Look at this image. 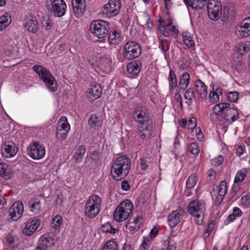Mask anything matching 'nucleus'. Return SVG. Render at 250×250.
Returning a JSON list of instances; mask_svg holds the SVG:
<instances>
[{
	"instance_id": "a878e982",
	"label": "nucleus",
	"mask_w": 250,
	"mask_h": 250,
	"mask_svg": "<svg viewBox=\"0 0 250 250\" xmlns=\"http://www.w3.org/2000/svg\"><path fill=\"white\" fill-rule=\"evenodd\" d=\"M189 78L190 76L188 72L183 73L179 82V85L181 89L185 90L188 87L189 83Z\"/></svg>"
},
{
	"instance_id": "ddd939ff",
	"label": "nucleus",
	"mask_w": 250,
	"mask_h": 250,
	"mask_svg": "<svg viewBox=\"0 0 250 250\" xmlns=\"http://www.w3.org/2000/svg\"><path fill=\"white\" fill-rule=\"evenodd\" d=\"M205 210V203H201L198 200L191 201L188 206V211L192 216L199 218L200 215H204Z\"/></svg>"
},
{
	"instance_id": "f257e3e1",
	"label": "nucleus",
	"mask_w": 250,
	"mask_h": 250,
	"mask_svg": "<svg viewBox=\"0 0 250 250\" xmlns=\"http://www.w3.org/2000/svg\"><path fill=\"white\" fill-rule=\"evenodd\" d=\"M133 118L138 124V133L142 139L149 138L153 132V122L149 110L145 107L136 108L133 112Z\"/></svg>"
},
{
	"instance_id": "f3484780",
	"label": "nucleus",
	"mask_w": 250,
	"mask_h": 250,
	"mask_svg": "<svg viewBox=\"0 0 250 250\" xmlns=\"http://www.w3.org/2000/svg\"><path fill=\"white\" fill-rule=\"evenodd\" d=\"M25 28L32 33H36L39 29V24L35 15H31L25 19Z\"/></svg>"
},
{
	"instance_id": "39448f33",
	"label": "nucleus",
	"mask_w": 250,
	"mask_h": 250,
	"mask_svg": "<svg viewBox=\"0 0 250 250\" xmlns=\"http://www.w3.org/2000/svg\"><path fill=\"white\" fill-rule=\"evenodd\" d=\"M101 204L102 200L98 195L90 196L85 205V215L90 219L96 217L100 211Z\"/></svg>"
},
{
	"instance_id": "79ce46f5",
	"label": "nucleus",
	"mask_w": 250,
	"mask_h": 250,
	"mask_svg": "<svg viewBox=\"0 0 250 250\" xmlns=\"http://www.w3.org/2000/svg\"><path fill=\"white\" fill-rule=\"evenodd\" d=\"M69 130L57 127L56 137L58 139L64 140Z\"/></svg>"
},
{
	"instance_id": "72a5a7b5",
	"label": "nucleus",
	"mask_w": 250,
	"mask_h": 250,
	"mask_svg": "<svg viewBox=\"0 0 250 250\" xmlns=\"http://www.w3.org/2000/svg\"><path fill=\"white\" fill-rule=\"evenodd\" d=\"M195 97V93L191 88H189L186 90L184 95V98L188 101H186V103L188 105H190L192 103L193 98Z\"/></svg>"
},
{
	"instance_id": "bf43d9fd",
	"label": "nucleus",
	"mask_w": 250,
	"mask_h": 250,
	"mask_svg": "<svg viewBox=\"0 0 250 250\" xmlns=\"http://www.w3.org/2000/svg\"><path fill=\"white\" fill-rule=\"evenodd\" d=\"M145 19L146 20V27L149 30H151L153 28V24L150 18L148 15H145Z\"/></svg>"
},
{
	"instance_id": "338daca9",
	"label": "nucleus",
	"mask_w": 250,
	"mask_h": 250,
	"mask_svg": "<svg viewBox=\"0 0 250 250\" xmlns=\"http://www.w3.org/2000/svg\"><path fill=\"white\" fill-rule=\"evenodd\" d=\"M121 188L123 190L127 191L130 189V187L127 181L124 180L122 182Z\"/></svg>"
},
{
	"instance_id": "37998d69",
	"label": "nucleus",
	"mask_w": 250,
	"mask_h": 250,
	"mask_svg": "<svg viewBox=\"0 0 250 250\" xmlns=\"http://www.w3.org/2000/svg\"><path fill=\"white\" fill-rule=\"evenodd\" d=\"M188 149L190 153L195 156H197L200 151L197 144L194 142L191 143L189 145Z\"/></svg>"
},
{
	"instance_id": "680f3d73",
	"label": "nucleus",
	"mask_w": 250,
	"mask_h": 250,
	"mask_svg": "<svg viewBox=\"0 0 250 250\" xmlns=\"http://www.w3.org/2000/svg\"><path fill=\"white\" fill-rule=\"evenodd\" d=\"M150 245L151 242H150L149 240L144 238L141 246L144 249V250H147L149 249Z\"/></svg>"
},
{
	"instance_id": "69168bd1",
	"label": "nucleus",
	"mask_w": 250,
	"mask_h": 250,
	"mask_svg": "<svg viewBox=\"0 0 250 250\" xmlns=\"http://www.w3.org/2000/svg\"><path fill=\"white\" fill-rule=\"evenodd\" d=\"M159 227H154L151 230L150 232V237L151 238L155 237L158 233Z\"/></svg>"
},
{
	"instance_id": "412c9836",
	"label": "nucleus",
	"mask_w": 250,
	"mask_h": 250,
	"mask_svg": "<svg viewBox=\"0 0 250 250\" xmlns=\"http://www.w3.org/2000/svg\"><path fill=\"white\" fill-rule=\"evenodd\" d=\"M195 90L197 94L202 98H205L207 96V87L200 80L195 82Z\"/></svg>"
},
{
	"instance_id": "8fccbe9b",
	"label": "nucleus",
	"mask_w": 250,
	"mask_h": 250,
	"mask_svg": "<svg viewBox=\"0 0 250 250\" xmlns=\"http://www.w3.org/2000/svg\"><path fill=\"white\" fill-rule=\"evenodd\" d=\"M209 97L210 98V100L214 103L218 102L219 100V96L218 94V92L214 91V86L213 87V91L210 92Z\"/></svg>"
},
{
	"instance_id": "4be33fe9",
	"label": "nucleus",
	"mask_w": 250,
	"mask_h": 250,
	"mask_svg": "<svg viewBox=\"0 0 250 250\" xmlns=\"http://www.w3.org/2000/svg\"><path fill=\"white\" fill-rule=\"evenodd\" d=\"M208 0H184L186 5L192 9H201L207 3Z\"/></svg>"
},
{
	"instance_id": "393cba45",
	"label": "nucleus",
	"mask_w": 250,
	"mask_h": 250,
	"mask_svg": "<svg viewBox=\"0 0 250 250\" xmlns=\"http://www.w3.org/2000/svg\"><path fill=\"white\" fill-rule=\"evenodd\" d=\"M108 40L110 44L117 45L122 42L123 38L119 33L117 31H114L112 33L109 32Z\"/></svg>"
},
{
	"instance_id": "6ab92c4d",
	"label": "nucleus",
	"mask_w": 250,
	"mask_h": 250,
	"mask_svg": "<svg viewBox=\"0 0 250 250\" xmlns=\"http://www.w3.org/2000/svg\"><path fill=\"white\" fill-rule=\"evenodd\" d=\"M102 93V89L100 85H92L87 94L91 101H94L100 98Z\"/></svg>"
},
{
	"instance_id": "2eb2a0df",
	"label": "nucleus",
	"mask_w": 250,
	"mask_h": 250,
	"mask_svg": "<svg viewBox=\"0 0 250 250\" xmlns=\"http://www.w3.org/2000/svg\"><path fill=\"white\" fill-rule=\"evenodd\" d=\"M23 212V205L21 202L14 203L9 210V215L13 221L20 218Z\"/></svg>"
},
{
	"instance_id": "052dcab7",
	"label": "nucleus",
	"mask_w": 250,
	"mask_h": 250,
	"mask_svg": "<svg viewBox=\"0 0 250 250\" xmlns=\"http://www.w3.org/2000/svg\"><path fill=\"white\" fill-rule=\"evenodd\" d=\"M241 202L244 206H248L250 204V194H247L241 198Z\"/></svg>"
},
{
	"instance_id": "5fc2aeb1",
	"label": "nucleus",
	"mask_w": 250,
	"mask_h": 250,
	"mask_svg": "<svg viewBox=\"0 0 250 250\" xmlns=\"http://www.w3.org/2000/svg\"><path fill=\"white\" fill-rule=\"evenodd\" d=\"M148 159L146 157L140 159V168L142 170H145L148 167Z\"/></svg>"
},
{
	"instance_id": "a211bd4d",
	"label": "nucleus",
	"mask_w": 250,
	"mask_h": 250,
	"mask_svg": "<svg viewBox=\"0 0 250 250\" xmlns=\"http://www.w3.org/2000/svg\"><path fill=\"white\" fill-rule=\"evenodd\" d=\"M40 225V220L38 218L29 220L23 229V233L27 236H31L37 229Z\"/></svg>"
},
{
	"instance_id": "9d476101",
	"label": "nucleus",
	"mask_w": 250,
	"mask_h": 250,
	"mask_svg": "<svg viewBox=\"0 0 250 250\" xmlns=\"http://www.w3.org/2000/svg\"><path fill=\"white\" fill-rule=\"evenodd\" d=\"M121 6V0H109L104 6L102 14L108 18L115 16L119 13Z\"/></svg>"
},
{
	"instance_id": "774afa93",
	"label": "nucleus",
	"mask_w": 250,
	"mask_h": 250,
	"mask_svg": "<svg viewBox=\"0 0 250 250\" xmlns=\"http://www.w3.org/2000/svg\"><path fill=\"white\" fill-rule=\"evenodd\" d=\"M234 216L236 217H240L242 215V211L238 207H234L233 209V213Z\"/></svg>"
},
{
	"instance_id": "dca6fc26",
	"label": "nucleus",
	"mask_w": 250,
	"mask_h": 250,
	"mask_svg": "<svg viewBox=\"0 0 250 250\" xmlns=\"http://www.w3.org/2000/svg\"><path fill=\"white\" fill-rule=\"evenodd\" d=\"M185 211L180 209L174 210L167 216V221L171 228L175 227L182 219Z\"/></svg>"
},
{
	"instance_id": "b1692460",
	"label": "nucleus",
	"mask_w": 250,
	"mask_h": 250,
	"mask_svg": "<svg viewBox=\"0 0 250 250\" xmlns=\"http://www.w3.org/2000/svg\"><path fill=\"white\" fill-rule=\"evenodd\" d=\"M17 148L14 143L5 144L2 148V154H6V157L14 156L17 153Z\"/></svg>"
},
{
	"instance_id": "c9c22d12",
	"label": "nucleus",
	"mask_w": 250,
	"mask_h": 250,
	"mask_svg": "<svg viewBox=\"0 0 250 250\" xmlns=\"http://www.w3.org/2000/svg\"><path fill=\"white\" fill-rule=\"evenodd\" d=\"M100 229L104 233H110L111 234H115L117 231L115 228H113L109 223H106L103 225Z\"/></svg>"
},
{
	"instance_id": "cd10ccee",
	"label": "nucleus",
	"mask_w": 250,
	"mask_h": 250,
	"mask_svg": "<svg viewBox=\"0 0 250 250\" xmlns=\"http://www.w3.org/2000/svg\"><path fill=\"white\" fill-rule=\"evenodd\" d=\"M10 16L8 13L0 17V31H2L7 27L11 22Z\"/></svg>"
},
{
	"instance_id": "0e129e2a",
	"label": "nucleus",
	"mask_w": 250,
	"mask_h": 250,
	"mask_svg": "<svg viewBox=\"0 0 250 250\" xmlns=\"http://www.w3.org/2000/svg\"><path fill=\"white\" fill-rule=\"evenodd\" d=\"M214 225V221H211L208 226V229L204 231V233L208 234L206 236L208 237L210 232L213 230Z\"/></svg>"
},
{
	"instance_id": "3c124183",
	"label": "nucleus",
	"mask_w": 250,
	"mask_h": 250,
	"mask_svg": "<svg viewBox=\"0 0 250 250\" xmlns=\"http://www.w3.org/2000/svg\"><path fill=\"white\" fill-rule=\"evenodd\" d=\"M12 175L13 173L11 172L10 169L8 167L6 168L2 173H0V176L5 179H9L11 178Z\"/></svg>"
},
{
	"instance_id": "49530a36",
	"label": "nucleus",
	"mask_w": 250,
	"mask_h": 250,
	"mask_svg": "<svg viewBox=\"0 0 250 250\" xmlns=\"http://www.w3.org/2000/svg\"><path fill=\"white\" fill-rule=\"evenodd\" d=\"M126 228L133 234L139 229V225L135 222H128L126 225Z\"/></svg>"
},
{
	"instance_id": "423d86ee",
	"label": "nucleus",
	"mask_w": 250,
	"mask_h": 250,
	"mask_svg": "<svg viewBox=\"0 0 250 250\" xmlns=\"http://www.w3.org/2000/svg\"><path fill=\"white\" fill-rule=\"evenodd\" d=\"M133 209V205L132 202L128 199L125 200L116 208L113 217L116 221L123 222L129 217Z\"/></svg>"
},
{
	"instance_id": "aec40b11",
	"label": "nucleus",
	"mask_w": 250,
	"mask_h": 250,
	"mask_svg": "<svg viewBox=\"0 0 250 250\" xmlns=\"http://www.w3.org/2000/svg\"><path fill=\"white\" fill-rule=\"evenodd\" d=\"M141 62L139 61H132L127 65V71L131 74L137 75L141 71Z\"/></svg>"
},
{
	"instance_id": "0eeeda50",
	"label": "nucleus",
	"mask_w": 250,
	"mask_h": 250,
	"mask_svg": "<svg viewBox=\"0 0 250 250\" xmlns=\"http://www.w3.org/2000/svg\"><path fill=\"white\" fill-rule=\"evenodd\" d=\"M45 6L52 15L59 18L64 15L67 7L64 0H46Z\"/></svg>"
},
{
	"instance_id": "58836bf2",
	"label": "nucleus",
	"mask_w": 250,
	"mask_h": 250,
	"mask_svg": "<svg viewBox=\"0 0 250 250\" xmlns=\"http://www.w3.org/2000/svg\"><path fill=\"white\" fill-rule=\"evenodd\" d=\"M101 250H118V245L115 241L109 240L104 245Z\"/></svg>"
},
{
	"instance_id": "de8ad7c7",
	"label": "nucleus",
	"mask_w": 250,
	"mask_h": 250,
	"mask_svg": "<svg viewBox=\"0 0 250 250\" xmlns=\"http://www.w3.org/2000/svg\"><path fill=\"white\" fill-rule=\"evenodd\" d=\"M239 97V93L237 92H229L228 94V99L232 102H236Z\"/></svg>"
},
{
	"instance_id": "603ef678",
	"label": "nucleus",
	"mask_w": 250,
	"mask_h": 250,
	"mask_svg": "<svg viewBox=\"0 0 250 250\" xmlns=\"http://www.w3.org/2000/svg\"><path fill=\"white\" fill-rule=\"evenodd\" d=\"M62 218L60 216H56V217L52 220V224L54 225V227L56 229L59 228L62 225Z\"/></svg>"
},
{
	"instance_id": "a18cd8bd",
	"label": "nucleus",
	"mask_w": 250,
	"mask_h": 250,
	"mask_svg": "<svg viewBox=\"0 0 250 250\" xmlns=\"http://www.w3.org/2000/svg\"><path fill=\"white\" fill-rule=\"evenodd\" d=\"M111 63V59L108 57H102L99 60V64L103 67H107Z\"/></svg>"
},
{
	"instance_id": "6e6d98bb",
	"label": "nucleus",
	"mask_w": 250,
	"mask_h": 250,
	"mask_svg": "<svg viewBox=\"0 0 250 250\" xmlns=\"http://www.w3.org/2000/svg\"><path fill=\"white\" fill-rule=\"evenodd\" d=\"M197 125V120L195 117H191L188 121L189 128L193 130Z\"/></svg>"
},
{
	"instance_id": "09e8293b",
	"label": "nucleus",
	"mask_w": 250,
	"mask_h": 250,
	"mask_svg": "<svg viewBox=\"0 0 250 250\" xmlns=\"http://www.w3.org/2000/svg\"><path fill=\"white\" fill-rule=\"evenodd\" d=\"M90 159L92 163H97L100 160L99 152L97 150L93 151L91 154Z\"/></svg>"
},
{
	"instance_id": "9b49d317",
	"label": "nucleus",
	"mask_w": 250,
	"mask_h": 250,
	"mask_svg": "<svg viewBox=\"0 0 250 250\" xmlns=\"http://www.w3.org/2000/svg\"><path fill=\"white\" fill-rule=\"evenodd\" d=\"M27 154L34 160H40L45 154L44 147L37 142H32L28 146Z\"/></svg>"
},
{
	"instance_id": "7c9ffc66",
	"label": "nucleus",
	"mask_w": 250,
	"mask_h": 250,
	"mask_svg": "<svg viewBox=\"0 0 250 250\" xmlns=\"http://www.w3.org/2000/svg\"><path fill=\"white\" fill-rule=\"evenodd\" d=\"M54 245V243L46 237H41L40 240L39 245L42 247L43 250H46L48 248L51 247Z\"/></svg>"
},
{
	"instance_id": "2f4dec72",
	"label": "nucleus",
	"mask_w": 250,
	"mask_h": 250,
	"mask_svg": "<svg viewBox=\"0 0 250 250\" xmlns=\"http://www.w3.org/2000/svg\"><path fill=\"white\" fill-rule=\"evenodd\" d=\"M168 80L169 87L171 89L175 88L177 85V80L175 72L172 69H170L169 71Z\"/></svg>"
},
{
	"instance_id": "13d9d810",
	"label": "nucleus",
	"mask_w": 250,
	"mask_h": 250,
	"mask_svg": "<svg viewBox=\"0 0 250 250\" xmlns=\"http://www.w3.org/2000/svg\"><path fill=\"white\" fill-rule=\"evenodd\" d=\"M238 49L240 51H243V53H240L241 55H243L244 53L249 52L250 48L246 43H242L239 44Z\"/></svg>"
},
{
	"instance_id": "4d7b16f0",
	"label": "nucleus",
	"mask_w": 250,
	"mask_h": 250,
	"mask_svg": "<svg viewBox=\"0 0 250 250\" xmlns=\"http://www.w3.org/2000/svg\"><path fill=\"white\" fill-rule=\"evenodd\" d=\"M42 25L46 30H50L52 28V23L50 20L47 19L43 20Z\"/></svg>"
},
{
	"instance_id": "7ed1b4c3",
	"label": "nucleus",
	"mask_w": 250,
	"mask_h": 250,
	"mask_svg": "<svg viewBox=\"0 0 250 250\" xmlns=\"http://www.w3.org/2000/svg\"><path fill=\"white\" fill-rule=\"evenodd\" d=\"M230 106L229 103H219L214 106L213 110L216 115H223L226 121H229L230 119L231 122H233L237 120L239 113L235 108L230 107Z\"/></svg>"
},
{
	"instance_id": "a19ab883",
	"label": "nucleus",
	"mask_w": 250,
	"mask_h": 250,
	"mask_svg": "<svg viewBox=\"0 0 250 250\" xmlns=\"http://www.w3.org/2000/svg\"><path fill=\"white\" fill-rule=\"evenodd\" d=\"M169 42L163 38L160 39L159 48L164 52H167L169 49Z\"/></svg>"
},
{
	"instance_id": "20e7f679",
	"label": "nucleus",
	"mask_w": 250,
	"mask_h": 250,
	"mask_svg": "<svg viewBox=\"0 0 250 250\" xmlns=\"http://www.w3.org/2000/svg\"><path fill=\"white\" fill-rule=\"evenodd\" d=\"M32 69L39 75L40 78L50 91L54 92L57 90V84L55 78L46 69L39 65H34Z\"/></svg>"
},
{
	"instance_id": "4c0bfd02",
	"label": "nucleus",
	"mask_w": 250,
	"mask_h": 250,
	"mask_svg": "<svg viewBox=\"0 0 250 250\" xmlns=\"http://www.w3.org/2000/svg\"><path fill=\"white\" fill-rule=\"evenodd\" d=\"M30 210L35 213L40 212L41 209V202L40 200L34 199L33 203L30 206Z\"/></svg>"
},
{
	"instance_id": "1a4fd4ad",
	"label": "nucleus",
	"mask_w": 250,
	"mask_h": 250,
	"mask_svg": "<svg viewBox=\"0 0 250 250\" xmlns=\"http://www.w3.org/2000/svg\"><path fill=\"white\" fill-rule=\"evenodd\" d=\"M91 33L99 39L104 38L107 34L109 25L108 22L103 20H96L90 24Z\"/></svg>"
},
{
	"instance_id": "bb28decb",
	"label": "nucleus",
	"mask_w": 250,
	"mask_h": 250,
	"mask_svg": "<svg viewBox=\"0 0 250 250\" xmlns=\"http://www.w3.org/2000/svg\"><path fill=\"white\" fill-rule=\"evenodd\" d=\"M217 190V194H219V197H221V200H223V198L227 191V184L226 181H221L218 186H216Z\"/></svg>"
},
{
	"instance_id": "e433bc0d",
	"label": "nucleus",
	"mask_w": 250,
	"mask_h": 250,
	"mask_svg": "<svg viewBox=\"0 0 250 250\" xmlns=\"http://www.w3.org/2000/svg\"><path fill=\"white\" fill-rule=\"evenodd\" d=\"M100 122L98 117L95 114H91L88 120V124L91 128H95L96 126L99 125Z\"/></svg>"
},
{
	"instance_id": "c85d7f7f",
	"label": "nucleus",
	"mask_w": 250,
	"mask_h": 250,
	"mask_svg": "<svg viewBox=\"0 0 250 250\" xmlns=\"http://www.w3.org/2000/svg\"><path fill=\"white\" fill-rule=\"evenodd\" d=\"M6 243L9 247L12 249H14L18 247L19 240L16 237L8 234L6 238Z\"/></svg>"
},
{
	"instance_id": "e2e57ef3",
	"label": "nucleus",
	"mask_w": 250,
	"mask_h": 250,
	"mask_svg": "<svg viewBox=\"0 0 250 250\" xmlns=\"http://www.w3.org/2000/svg\"><path fill=\"white\" fill-rule=\"evenodd\" d=\"M174 99L177 103H179L181 109H182L183 107V104H182V99L181 96L179 93H176L174 95Z\"/></svg>"
},
{
	"instance_id": "473e14b6",
	"label": "nucleus",
	"mask_w": 250,
	"mask_h": 250,
	"mask_svg": "<svg viewBox=\"0 0 250 250\" xmlns=\"http://www.w3.org/2000/svg\"><path fill=\"white\" fill-rule=\"evenodd\" d=\"M247 172L248 171L246 168H243L238 171L234 179V183L243 181L247 176Z\"/></svg>"
},
{
	"instance_id": "c03bdc74",
	"label": "nucleus",
	"mask_w": 250,
	"mask_h": 250,
	"mask_svg": "<svg viewBox=\"0 0 250 250\" xmlns=\"http://www.w3.org/2000/svg\"><path fill=\"white\" fill-rule=\"evenodd\" d=\"M183 41L185 44L188 47H192L195 45L194 41L192 38L187 34L183 35Z\"/></svg>"
},
{
	"instance_id": "ea45409f",
	"label": "nucleus",
	"mask_w": 250,
	"mask_h": 250,
	"mask_svg": "<svg viewBox=\"0 0 250 250\" xmlns=\"http://www.w3.org/2000/svg\"><path fill=\"white\" fill-rule=\"evenodd\" d=\"M197 177L194 175H190L188 178L186 183V188L188 189H191L194 187L197 182Z\"/></svg>"
},
{
	"instance_id": "c756f323",
	"label": "nucleus",
	"mask_w": 250,
	"mask_h": 250,
	"mask_svg": "<svg viewBox=\"0 0 250 250\" xmlns=\"http://www.w3.org/2000/svg\"><path fill=\"white\" fill-rule=\"evenodd\" d=\"M86 149L85 146H80L74 155L76 162H80L82 158L85 153Z\"/></svg>"
},
{
	"instance_id": "4468645a",
	"label": "nucleus",
	"mask_w": 250,
	"mask_h": 250,
	"mask_svg": "<svg viewBox=\"0 0 250 250\" xmlns=\"http://www.w3.org/2000/svg\"><path fill=\"white\" fill-rule=\"evenodd\" d=\"M236 35L240 38L250 35V17L245 18L237 27Z\"/></svg>"
},
{
	"instance_id": "5701e85b",
	"label": "nucleus",
	"mask_w": 250,
	"mask_h": 250,
	"mask_svg": "<svg viewBox=\"0 0 250 250\" xmlns=\"http://www.w3.org/2000/svg\"><path fill=\"white\" fill-rule=\"evenodd\" d=\"M72 5L75 13H83L86 8L85 0H72Z\"/></svg>"
},
{
	"instance_id": "f8f14e48",
	"label": "nucleus",
	"mask_w": 250,
	"mask_h": 250,
	"mask_svg": "<svg viewBox=\"0 0 250 250\" xmlns=\"http://www.w3.org/2000/svg\"><path fill=\"white\" fill-rule=\"evenodd\" d=\"M208 14L209 18L213 21L218 20L222 14V5L220 2L209 0L207 4Z\"/></svg>"
},
{
	"instance_id": "864d4df0",
	"label": "nucleus",
	"mask_w": 250,
	"mask_h": 250,
	"mask_svg": "<svg viewBox=\"0 0 250 250\" xmlns=\"http://www.w3.org/2000/svg\"><path fill=\"white\" fill-rule=\"evenodd\" d=\"M223 157L221 155H220L219 157L211 160V164L212 166L217 167L223 162Z\"/></svg>"
},
{
	"instance_id": "f03ea898",
	"label": "nucleus",
	"mask_w": 250,
	"mask_h": 250,
	"mask_svg": "<svg viewBox=\"0 0 250 250\" xmlns=\"http://www.w3.org/2000/svg\"><path fill=\"white\" fill-rule=\"evenodd\" d=\"M130 168L129 158L126 155H122L113 162L111 169V177L115 180L120 181L128 174Z\"/></svg>"
},
{
	"instance_id": "f704fd0d",
	"label": "nucleus",
	"mask_w": 250,
	"mask_h": 250,
	"mask_svg": "<svg viewBox=\"0 0 250 250\" xmlns=\"http://www.w3.org/2000/svg\"><path fill=\"white\" fill-rule=\"evenodd\" d=\"M57 125V127H59L60 128L67 130H70V125L67 122V118L65 116L61 117Z\"/></svg>"
},
{
	"instance_id": "6e6552de",
	"label": "nucleus",
	"mask_w": 250,
	"mask_h": 250,
	"mask_svg": "<svg viewBox=\"0 0 250 250\" xmlns=\"http://www.w3.org/2000/svg\"><path fill=\"white\" fill-rule=\"evenodd\" d=\"M141 54V47L138 43L134 41H128L125 44L123 55L125 59L133 60L138 57Z\"/></svg>"
}]
</instances>
